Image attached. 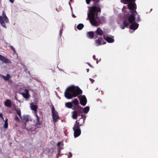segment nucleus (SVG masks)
Masks as SVG:
<instances>
[{
	"label": "nucleus",
	"mask_w": 158,
	"mask_h": 158,
	"mask_svg": "<svg viewBox=\"0 0 158 158\" xmlns=\"http://www.w3.org/2000/svg\"><path fill=\"white\" fill-rule=\"evenodd\" d=\"M82 93V90L78 86L72 85L68 87L66 89L64 94L66 98L70 99Z\"/></svg>",
	"instance_id": "obj_1"
},
{
	"label": "nucleus",
	"mask_w": 158,
	"mask_h": 158,
	"mask_svg": "<svg viewBox=\"0 0 158 158\" xmlns=\"http://www.w3.org/2000/svg\"><path fill=\"white\" fill-rule=\"evenodd\" d=\"M101 12V9L99 6H94L90 7L89 12L88 14V18L90 23L94 26H98L99 25L98 22L95 19L96 12Z\"/></svg>",
	"instance_id": "obj_2"
},
{
	"label": "nucleus",
	"mask_w": 158,
	"mask_h": 158,
	"mask_svg": "<svg viewBox=\"0 0 158 158\" xmlns=\"http://www.w3.org/2000/svg\"><path fill=\"white\" fill-rule=\"evenodd\" d=\"M2 16H0V23L1 25L5 28H6V23H8L9 22V19L6 16L5 12L3 11H2Z\"/></svg>",
	"instance_id": "obj_3"
},
{
	"label": "nucleus",
	"mask_w": 158,
	"mask_h": 158,
	"mask_svg": "<svg viewBox=\"0 0 158 158\" xmlns=\"http://www.w3.org/2000/svg\"><path fill=\"white\" fill-rule=\"evenodd\" d=\"M51 108L53 121L54 123H55L60 119V117L58 112L55 110L54 107L53 105L52 106Z\"/></svg>",
	"instance_id": "obj_4"
},
{
	"label": "nucleus",
	"mask_w": 158,
	"mask_h": 158,
	"mask_svg": "<svg viewBox=\"0 0 158 158\" xmlns=\"http://www.w3.org/2000/svg\"><path fill=\"white\" fill-rule=\"evenodd\" d=\"M128 6L129 9L130 10V13L133 14H137V12L136 11V5L135 3V2H129L128 5Z\"/></svg>",
	"instance_id": "obj_5"
},
{
	"label": "nucleus",
	"mask_w": 158,
	"mask_h": 158,
	"mask_svg": "<svg viewBox=\"0 0 158 158\" xmlns=\"http://www.w3.org/2000/svg\"><path fill=\"white\" fill-rule=\"evenodd\" d=\"M38 108L37 106L36 105L31 104V109L32 110H34L35 113V116L36 117L37 122L36 124L37 125H40L41 124V122L39 120V118L36 114L37 109Z\"/></svg>",
	"instance_id": "obj_6"
},
{
	"label": "nucleus",
	"mask_w": 158,
	"mask_h": 158,
	"mask_svg": "<svg viewBox=\"0 0 158 158\" xmlns=\"http://www.w3.org/2000/svg\"><path fill=\"white\" fill-rule=\"evenodd\" d=\"M73 129L74 131V136L75 138L79 136L80 135L81 131L80 127H78L76 126H74Z\"/></svg>",
	"instance_id": "obj_7"
},
{
	"label": "nucleus",
	"mask_w": 158,
	"mask_h": 158,
	"mask_svg": "<svg viewBox=\"0 0 158 158\" xmlns=\"http://www.w3.org/2000/svg\"><path fill=\"white\" fill-rule=\"evenodd\" d=\"M86 118V117L84 116V117L81 118L78 120H77L76 121V124L74 126H76L78 127H80L84 123Z\"/></svg>",
	"instance_id": "obj_8"
},
{
	"label": "nucleus",
	"mask_w": 158,
	"mask_h": 158,
	"mask_svg": "<svg viewBox=\"0 0 158 158\" xmlns=\"http://www.w3.org/2000/svg\"><path fill=\"white\" fill-rule=\"evenodd\" d=\"M78 97L80 98V104L83 106H85L87 102V100L85 96L84 95H80Z\"/></svg>",
	"instance_id": "obj_9"
},
{
	"label": "nucleus",
	"mask_w": 158,
	"mask_h": 158,
	"mask_svg": "<svg viewBox=\"0 0 158 158\" xmlns=\"http://www.w3.org/2000/svg\"><path fill=\"white\" fill-rule=\"evenodd\" d=\"M137 14H131V15H128L127 19L129 23H132L134 22L135 19V16L137 15Z\"/></svg>",
	"instance_id": "obj_10"
},
{
	"label": "nucleus",
	"mask_w": 158,
	"mask_h": 158,
	"mask_svg": "<svg viewBox=\"0 0 158 158\" xmlns=\"http://www.w3.org/2000/svg\"><path fill=\"white\" fill-rule=\"evenodd\" d=\"M104 39L109 43H112L114 42V39L112 37L108 36L106 35H104L103 36Z\"/></svg>",
	"instance_id": "obj_11"
},
{
	"label": "nucleus",
	"mask_w": 158,
	"mask_h": 158,
	"mask_svg": "<svg viewBox=\"0 0 158 158\" xmlns=\"http://www.w3.org/2000/svg\"><path fill=\"white\" fill-rule=\"evenodd\" d=\"M0 60L6 63H10L11 62L9 59L1 55H0Z\"/></svg>",
	"instance_id": "obj_12"
},
{
	"label": "nucleus",
	"mask_w": 158,
	"mask_h": 158,
	"mask_svg": "<svg viewBox=\"0 0 158 158\" xmlns=\"http://www.w3.org/2000/svg\"><path fill=\"white\" fill-rule=\"evenodd\" d=\"M96 18L98 19V22L100 24L103 23H105V18L103 16H102L100 17H98V13L96 12Z\"/></svg>",
	"instance_id": "obj_13"
},
{
	"label": "nucleus",
	"mask_w": 158,
	"mask_h": 158,
	"mask_svg": "<svg viewBox=\"0 0 158 158\" xmlns=\"http://www.w3.org/2000/svg\"><path fill=\"white\" fill-rule=\"evenodd\" d=\"M139 27V24L136 23H132L130 26V28L133 30H136Z\"/></svg>",
	"instance_id": "obj_14"
},
{
	"label": "nucleus",
	"mask_w": 158,
	"mask_h": 158,
	"mask_svg": "<svg viewBox=\"0 0 158 158\" xmlns=\"http://www.w3.org/2000/svg\"><path fill=\"white\" fill-rule=\"evenodd\" d=\"M102 38L101 37H99L98 39L95 40V42L97 46H99L101 45L102 42Z\"/></svg>",
	"instance_id": "obj_15"
},
{
	"label": "nucleus",
	"mask_w": 158,
	"mask_h": 158,
	"mask_svg": "<svg viewBox=\"0 0 158 158\" xmlns=\"http://www.w3.org/2000/svg\"><path fill=\"white\" fill-rule=\"evenodd\" d=\"M5 105L8 107H11V102L10 99H6L4 103Z\"/></svg>",
	"instance_id": "obj_16"
},
{
	"label": "nucleus",
	"mask_w": 158,
	"mask_h": 158,
	"mask_svg": "<svg viewBox=\"0 0 158 158\" xmlns=\"http://www.w3.org/2000/svg\"><path fill=\"white\" fill-rule=\"evenodd\" d=\"M25 93L22 94L23 97L26 99H28L29 98L30 95L28 93V91L27 89H25Z\"/></svg>",
	"instance_id": "obj_17"
},
{
	"label": "nucleus",
	"mask_w": 158,
	"mask_h": 158,
	"mask_svg": "<svg viewBox=\"0 0 158 158\" xmlns=\"http://www.w3.org/2000/svg\"><path fill=\"white\" fill-rule=\"evenodd\" d=\"M88 37L90 39H93L94 36V31H89L87 33Z\"/></svg>",
	"instance_id": "obj_18"
},
{
	"label": "nucleus",
	"mask_w": 158,
	"mask_h": 158,
	"mask_svg": "<svg viewBox=\"0 0 158 158\" xmlns=\"http://www.w3.org/2000/svg\"><path fill=\"white\" fill-rule=\"evenodd\" d=\"M78 116V112L77 110H75L72 112V117L73 119L77 118Z\"/></svg>",
	"instance_id": "obj_19"
},
{
	"label": "nucleus",
	"mask_w": 158,
	"mask_h": 158,
	"mask_svg": "<svg viewBox=\"0 0 158 158\" xmlns=\"http://www.w3.org/2000/svg\"><path fill=\"white\" fill-rule=\"evenodd\" d=\"M96 34L99 35H102L103 33V32L102 30L100 27L98 28L97 30L96 31Z\"/></svg>",
	"instance_id": "obj_20"
},
{
	"label": "nucleus",
	"mask_w": 158,
	"mask_h": 158,
	"mask_svg": "<svg viewBox=\"0 0 158 158\" xmlns=\"http://www.w3.org/2000/svg\"><path fill=\"white\" fill-rule=\"evenodd\" d=\"M1 78H2L5 81H7L10 78H11V77L8 74H7L6 76L4 75H1Z\"/></svg>",
	"instance_id": "obj_21"
},
{
	"label": "nucleus",
	"mask_w": 158,
	"mask_h": 158,
	"mask_svg": "<svg viewBox=\"0 0 158 158\" xmlns=\"http://www.w3.org/2000/svg\"><path fill=\"white\" fill-rule=\"evenodd\" d=\"M123 26H122L121 28L122 29H125L126 27H127L129 25V23L127 22L126 20H124L123 21Z\"/></svg>",
	"instance_id": "obj_22"
},
{
	"label": "nucleus",
	"mask_w": 158,
	"mask_h": 158,
	"mask_svg": "<svg viewBox=\"0 0 158 158\" xmlns=\"http://www.w3.org/2000/svg\"><path fill=\"white\" fill-rule=\"evenodd\" d=\"M83 112L85 114H87L89 111V106H87L83 108Z\"/></svg>",
	"instance_id": "obj_23"
},
{
	"label": "nucleus",
	"mask_w": 158,
	"mask_h": 158,
	"mask_svg": "<svg viewBox=\"0 0 158 158\" xmlns=\"http://www.w3.org/2000/svg\"><path fill=\"white\" fill-rule=\"evenodd\" d=\"M65 106L69 108H71L73 106L72 104L70 102H66L65 103Z\"/></svg>",
	"instance_id": "obj_24"
},
{
	"label": "nucleus",
	"mask_w": 158,
	"mask_h": 158,
	"mask_svg": "<svg viewBox=\"0 0 158 158\" xmlns=\"http://www.w3.org/2000/svg\"><path fill=\"white\" fill-rule=\"evenodd\" d=\"M72 102L75 105L77 106L79 104L78 101L77 99L76 98L74 100L72 101Z\"/></svg>",
	"instance_id": "obj_25"
},
{
	"label": "nucleus",
	"mask_w": 158,
	"mask_h": 158,
	"mask_svg": "<svg viewBox=\"0 0 158 158\" xmlns=\"http://www.w3.org/2000/svg\"><path fill=\"white\" fill-rule=\"evenodd\" d=\"M20 118L23 121H27L28 120L27 116L25 115L23 116L22 117L21 116Z\"/></svg>",
	"instance_id": "obj_26"
},
{
	"label": "nucleus",
	"mask_w": 158,
	"mask_h": 158,
	"mask_svg": "<svg viewBox=\"0 0 158 158\" xmlns=\"http://www.w3.org/2000/svg\"><path fill=\"white\" fill-rule=\"evenodd\" d=\"M84 27V26L83 24L80 23L77 25V28L79 30H81Z\"/></svg>",
	"instance_id": "obj_27"
},
{
	"label": "nucleus",
	"mask_w": 158,
	"mask_h": 158,
	"mask_svg": "<svg viewBox=\"0 0 158 158\" xmlns=\"http://www.w3.org/2000/svg\"><path fill=\"white\" fill-rule=\"evenodd\" d=\"M64 145L63 143H62L61 142H58L57 143V146L58 148V150H59V149L60 148H61V150L63 149V146Z\"/></svg>",
	"instance_id": "obj_28"
},
{
	"label": "nucleus",
	"mask_w": 158,
	"mask_h": 158,
	"mask_svg": "<svg viewBox=\"0 0 158 158\" xmlns=\"http://www.w3.org/2000/svg\"><path fill=\"white\" fill-rule=\"evenodd\" d=\"M4 127L5 128H7L8 127V119L7 118L5 119Z\"/></svg>",
	"instance_id": "obj_29"
},
{
	"label": "nucleus",
	"mask_w": 158,
	"mask_h": 158,
	"mask_svg": "<svg viewBox=\"0 0 158 158\" xmlns=\"http://www.w3.org/2000/svg\"><path fill=\"white\" fill-rule=\"evenodd\" d=\"M17 114L18 115L20 118H21V112L19 108H17L15 110Z\"/></svg>",
	"instance_id": "obj_30"
},
{
	"label": "nucleus",
	"mask_w": 158,
	"mask_h": 158,
	"mask_svg": "<svg viewBox=\"0 0 158 158\" xmlns=\"http://www.w3.org/2000/svg\"><path fill=\"white\" fill-rule=\"evenodd\" d=\"M123 3L124 4H127V2H135L136 0H123Z\"/></svg>",
	"instance_id": "obj_31"
},
{
	"label": "nucleus",
	"mask_w": 158,
	"mask_h": 158,
	"mask_svg": "<svg viewBox=\"0 0 158 158\" xmlns=\"http://www.w3.org/2000/svg\"><path fill=\"white\" fill-rule=\"evenodd\" d=\"M61 148H60L59 149V150L58 151V153L57 155H56V158H58V157H59L60 156H61V155H63V154H61Z\"/></svg>",
	"instance_id": "obj_32"
},
{
	"label": "nucleus",
	"mask_w": 158,
	"mask_h": 158,
	"mask_svg": "<svg viewBox=\"0 0 158 158\" xmlns=\"http://www.w3.org/2000/svg\"><path fill=\"white\" fill-rule=\"evenodd\" d=\"M80 109L78 110L77 111L78 113H79V114H83V110L82 109H83V107H81V106H80Z\"/></svg>",
	"instance_id": "obj_33"
},
{
	"label": "nucleus",
	"mask_w": 158,
	"mask_h": 158,
	"mask_svg": "<svg viewBox=\"0 0 158 158\" xmlns=\"http://www.w3.org/2000/svg\"><path fill=\"white\" fill-rule=\"evenodd\" d=\"M93 58L94 60H96L97 63L100 61L101 60V59H100L99 60H98V58H96V56L94 55H93Z\"/></svg>",
	"instance_id": "obj_34"
},
{
	"label": "nucleus",
	"mask_w": 158,
	"mask_h": 158,
	"mask_svg": "<svg viewBox=\"0 0 158 158\" xmlns=\"http://www.w3.org/2000/svg\"><path fill=\"white\" fill-rule=\"evenodd\" d=\"M136 21L138 22H139V21H141V19L140 16L139 15H138V17L136 19Z\"/></svg>",
	"instance_id": "obj_35"
},
{
	"label": "nucleus",
	"mask_w": 158,
	"mask_h": 158,
	"mask_svg": "<svg viewBox=\"0 0 158 158\" xmlns=\"http://www.w3.org/2000/svg\"><path fill=\"white\" fill-rule=\"evenodd\" d=\"M15 119L17 122H19L20 121V119L17 116H15Z\"/></svg>",
	"instance_id": "obj_36"
},
{
	"label": "nucleus",
	"mask_w": 158,
	"mask_h": 158,
	"mask_svg": "<svg viewBox=\"0 0 158 158\" xmlns=\"http://www.w3.org/2000/svg\"><path fill=\"white\" fill-rule=\"evenodd\" d=\"M10 47L13 51L14 53L16 52L15 49L12 46H10Z\"/></svg>",
	"instance_id": "obj_37"
},
{
	"label": "nucleus",
	"mask_w": 158,
	"mask_h": 158,
	"mask_svg": "<svg viewBox=\"0 0 158 158\" xmlns=\"http://www.w3.org/2000/svg\"><path fill=\"white\" fill-rule=\"evenodd\" d=\"M8 84H11L12 83V81L11 79H9L8 81Z\"/></svg>",
	"instance_id": "obj_38"
},
{
	"label": "nucleus",
	"mask_w": 158,
	"mask_h": 158,
	"mask_svg": "<svg viewBox=\"0 0 158 158\" xmlns=\"http://www.w3.org/2000/svg\"><path fill=\"white\" fill-rule=\"evenodd\" d=\"M62 28L61 29L60 31V32H59V35L61 37V35H62Z\"/></svg>",
	"instance_id": "obj_39"
},
{
	"label": "nucleus",
	"mask_w": 158,
	"mask_h": 158,
	"mask_svg": "<svg viewBox=\"0 0 158 158\" xmlns=\"http://www.w3.org/2000/svg\"><path fill=\"white\" fill-rule=\"evenodd\" d=\"M78 115H79V116L81 115V118H83V117H84V116H86L84 115H83L82 114H79V113H78Z\"/></svg>",
	"instance_id": "obj_40"
},
{
	"label": "nucleus",
	"mask_w": 158,
	"mask_h": 158,
	"mask_svg": "<svg viewBox=\"0 0 158 158\" xmlns=\"http://www.w3.org/2000/svg\"><path fill=\"white\" fill-rule=\"evenodd\" d=\"M72 155L71 152H69V155L68 156V158H70L72 157Z\"/></svg>",
	"instance_id": "obj_41"
},
{
	"label": "nucleus",
	"mask_w": 158,
	"mask_h": 158,
	"mask_svg": "<svg viewBox=\"0 0 158 158\" xmlns=\"http://www.w3.org/2000/svg\"><path fill=\"white\" fill-rule=\"evenodd\" d=\"M0 117L3 119L4 120V118L3 117V114L2 113L0 114Z\"/></svg>",
	"instance_id": "obj_42"
},
{
	"label": "nucleus",
	"mask_w": 158,
	"mask_h": 158,
	"mask_svg": "<svg viewBox=\"0 0 158 158\" xmlns=\"http://www.w3.org/2000/svg\"><path fill=\"white\" fill-rule=\"evenodd\" d=\"M15 0H9L12 3H13L14 2Z\"/></svg>",
	"instance_id": "obj_43"
},
{
	"label": "nucleus",
	"mask_w": 158,
	"mask_h": 158,
	"mask_svg": "<svg viewBox=\"0 0 158 158\" xmlns=\"http://www.w3.org/2000/svg\"><path fill=\"white\" fill-rule=\"evenodd\" d=\"M72 16H73V18H75L76 17V16H75V15L74 14H72Z\"/></svg>",
	"instance_id": "obj_44"
},
{
	"label": "nucleus",
	"mask_w": 158,
	"mask_h": 158,
	"mask_svg": "<svg viewBox=\"0 0 158 158\" xmlns=\"http://www.w3.org/2000/svg\"><path fill=\"white\" fill-rule=\"evenodd\" d=\"M90 80L91 81L92 83H93V81H94L92 79H90Z\"/></svg>",
	"instance_id": "obj_45"
},
{
	"label": "nucleus",
	"mask_w": 158,
	"mask_h": 158,
	"mask_svg": "<svg viewBox=\"0 0 158 158\" xmlns=\"http://www.w3.org/2000/svg\"><path fill=\"white\" fill-rule=\"evenodd\" d=\"M106 44V42H103V44Z\"/></svg>",
	"instance_id": "obj_46"
},
{
	"label": "nucleus",
	"mask_w": 158,
	"mask_h": 158,
	"mask_svg": "<svg viewBox=\"0 0 158 158\" xmlns=\"http://www.w3.org/2000/svg\"><path fill=\"white\" fill-rule=\"evenodd\" d=\"M56 11L58 12H59V11L57 9V8H56Z\"/></svg>",
	"instance_id": "obj_47"
},
{
	"label": "nucleus",
	"mask_w": 158,
	"mask_h": 158,
	"mask_svg": "<svg viewBox=\"0 0 158 158\" xmlns=\"http://www.w3.org/2000/svg\"><path fill=\"white\" fill-rule=\"evenodd\" d=\"M88 64L89 66H91V64L89 63Z\"/></svg>",
	"instance_id": "obj_48"
},
{
	"label": "nucleus",
	"mask_w": 158,
	"mask_h": 158,
	"mask_svg": "<svg viewBox=\"0 0 158 158\" xmlns=\"http://www.w3.org/2000/svg\"><path fill=\"white\" fill-rule=\"evenodd\" d=\"M1 75H1L0 74V77H1Z\"/></svg>",
	"instance_id": "obj_49"
}]
</instances>
